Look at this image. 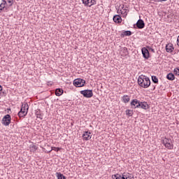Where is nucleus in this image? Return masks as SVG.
I'll use <instances>...</instances> for the list:
<instances>
[{
	"label": "nucleus",
	"mask_w": 179,
	"mask_h": 179,
	"mask_svg": "<svg viewBox=\"0 0 179 179\" xmlns=\"http://www.w3.org/2000/svg\"><path fill=\"white\" fill-rule=\"evenodd\" d=\"M138 84L141 87L148 89L150 86V79L146 76L141 75L138 78Z\"/></svg>",
	"instance_id": "f257e3e1"
},
{
	"label": "nucleus",
	"mask_w": 179,
	"mask_h": 179,
	"mask_svg": "<svg viewBox=\"0 0 179 179\" xmlns=\"http://www.w3.org/2000/svg\"><path fill=\"white\" fill-rule=\"evenodd\" d=\"M27 111H29V105L27 103L22 104L21 110L18 113V116L22 117L27 115Z\"/></svg>",
	"instance_id": "f03ea898"
},
{
	"label": "nucleus",
	"mask_w": 179,
	"mask_h": 179,
	"mask_svg": "<svg viewBox=\"0 0 179 179\" xmlns=\"http://www.w3.org/2000/svg\"><path fill=\"white\" fill-rule=\"evenodd\" d=\"M113 179H131V175L129 173H123L122 175H120L118 173L112 176Z\"/></svg>",
	"instance_id": "7ed1b4c3"
},
{
	"label": "nucleus",
	"mask_w": 179,
	"mask_h": 179,
	"mask_svg": "<svg viewBox=\"0 0 179 179\" xmlns=\"http://www.w3.org/2000/svg\"><path fill=\"white\" fill-rule=\"evenodd\" d=\"M86 81L82 78H77L73 80V85L76 87H83Z\"/></svg>",
	"instance_id": "20e7f679"
},
{
	"label": "nucleus",
	"mask_w": 179,
	"mask_h": 179,
	"mask_svg": "<svg viewBox=\"0 0 179 179\" xmlns=\"http://www.w3.org/2000/svg\"><path fill=\"white\" fill-rule=\"evenodd\" d=\"M80 94H83L84 97L87 99H90V97H93V90H85L80 91Z\"/></svg>",
	"instance_id": "39448f33"
},
{
	"label": "nucleus",
	"mask_w": 179,
	"mask_h": 179,
	"mask_svg": "<svg viewBox=\"0 0 179 179\" xmlns=\"http://www.w3.org/2000/svg\"><path fill=\"white\" fill-rule=\"evenodd\" d=\"M162 143L164 145H165V148H167V149L171 150L173 148V143H171V139L165 138L163 139Z\"/></svg>",
	"instance_id": "423d86ee"
},
{
	"label": "nucleus",
	"mask_w": 179,
	"mask_h": 179,
	"mask_svg": "<svg viewBox=\"0 0 179 179\" xmlns=\"http://www.w3.org/2000/svg\"><path fill=\"white\" fill-rule=\"evenodd\" d=\"M10 120L11 118L10 115H6L1 120V124H3V125H5V127H8V125L10 124Z\"/></svg>",
	"instance_id": "0eeeda50"
},
{
	"label": "nucleus",
	"mask_w": 179,
	"mask_h": 179,
	"mask_svg": "<svg viewBox=\"0 0 179 179\" xmlns=\"http://www.w3.org/2000/svg\"><path fill=\"white\" fill-rule=\"evenodd\" d=\"M131 108H139L141 107V101L138 99H133L131 102Z\"/></svg>",
	"instance_id": "6e6552de"
},
{
	"label": "nucleus",
	"mask_w": 179,
	"mask_h": 179,
	"mask_svg": "<svg viewBox=\"0 0 179 179\" xmlns=\"http://www.w3.org/2000/svg\"><path fill=\"white\" fill-rule=\"evenodd\" d=\"M82 2L85 6H93V5H96L95 0H82Z\"/></svg>",
	"instance_id": "1a4fd4ad"
},
{
	"label": "nucleus",
	"mask_w": 179,
	"mask_h": 179,
	"mask_svg": "<svg viewBox=\"0 0 179 179\" xmlns=\"http://www.w3.org/2000/svg\"><path fill=\"white\" fill-rule=\"evenodd\" d=\"M142 54L143 56V58L145 59H148L149 58V50L146 48H143L141 49Z\"/></svg>",
	"instance_id": "9d476101"
},
{
	"label": "nucleus",
	"mask_w": 179,
	"mask_h": 179,
	"mask_svg": "<svg viewBox=\"0 0 179 179\" xmlns=\"http://www.w3.org/2000/svg\"><path fill=\"white\" fill-rule=\"evenodd\" d=\"M120 12L122 15H123L124 16H127V15H128V12H129V10H128V8L124 7V6H122L120 7Z\"/></svg>",
	"instance_id": "9b49d317"
},
{
	"label": "nucleus",
	"mask_w": 179,
	"mask_h": 179,
	"mask_svg": "<svg viewBox=\"0 0 179 179\" xmlns=\"http://www.w3.org/2000/svg\"><path fill=\"white\" fill-rule=\"evenodd\" d=\"M138 29H143L145 27V22L142 20H138L136 22Z\"/></svg>",
	"instance_id": "f8f14e48"
},
{
	"label": "nucleus",
	"mask_w": 179,
	"mask_h": 179,
	"mask_svg": "<svg viewBox=\"0 0 179 179\" xmlns=\"http://www.w3.org/2000/svg\"><path fill=\"white\" fill-rule=\"evenodd\" d=\"M91 134L92 133L89 131H85L84 134H83V139H85V141H89V139L92 138V136H90Z\"/></svg>",
	"instance_id": "ddd939ff"
},
{
	"label": "nucleus",
	"mask_w": 179,
	"mask_h": 179,
	"mask_svg": "<svg viewBox=\"0 0 179 179\" xmlns=\"http://www.w3.org/2000/svg\"><path fill=\"white\" fill-rule=\"evenodd\" d=\"M113 22H115V23H121L122 18H121V16L116 15L113 17Z\"/></svg>",
	"instance_id": "4468645a"
},
{
	"label": "nucleus",
	"mask_w": 179,
	"mask_h": 179,
	"mask_svg": "<svg viewBox=\"0 0 179 179\" xmlns=\"http://www.w3.org/2000/svg\"><path fill=\"white\" fill-rule=\"evenodd\" d=\"M140 108H143V110H148L149 108V105L146 102H140Z\"/></svg>",
	"instance_id": "2eb2a0df"
},
{
	"label": "nucleus",
	"mask_w": 179,
	"mask_h": 179,
	"mask_svg": "<svg viewBox=\"0 0 179 179\" xmlns=\"http://www.w3.org/2000/svg\"><path fill=\"white\" fill-rule=\"evenodd\" d=\"M166 52H173L174 50V48H173L172 45L168 44L166 45Z\"/></svg>",
	"instance_id": "dca6fc26"
},
{
	"label": "nucleus",
	"mask_w": 179,
	"mask_h": 179,
	"mask_svg": "<svg viewBox=\"0 0 179 179\" xmlns=\"http://www.w3.org/2000/svg\"><path fill=\"white\" fill-rule=\"evenodd\" d=\"M166 79H168L169 80H174V79H176V77L174 76V74L169 73L166 76Z\"/></svg>",
	"instance_id": "f3484780"
},
{
	"label": "nucleus",
	"mask_w": 179,
	"mask_h": 179,
	"mask_svg": "<svg viewBox=\"0 0 179 179\" xmlns=\"http://www.w3.org/2000/svg\"><path fill=\"white\" fill-rule=\"evenodd\" d=\"M64 93V90H62V89H56L55 90V94L56 96H62V94Z\"/></svg>",
	"instance_id": "a211bd4d"
},
{
	"label": "nucleus",
	"mask_w": 179,
	"mask_h": 179,
	"mask_svg": "<svg viewBox=\"0 0 179 179\" xmlns=\"http://www.w3.org/2000/svg\"><path fill=\"white\" fill-rule=\"evenodd\" d=\"M122 100H123L124 103H129V100H131V99L129 98V96L124 95L122 97Z\"/></svg>",
	"instance_id": "6ab92c4d"
},
{
	"label": "nucleus",
	"mask_w": 179,
	"mask_h": 179,
	"mask_svg": "<svg viewBox=\"0 0 179 179\" xmlns=\"http://www.w3.org/2000/svg\"><path fill=\"white\" fill-rule=\"evenodd\" d=\"M131 34H132L131 31H126L121 34V37H125V36H131Z\"/></svg>",
	"instance_id": "aec40b11"
},
{
	"label": "nucleus",
	"mask_w": 179,
	"mask_h": 179,
	"mask_svg": "<svg viewBox=\"0 0 179 179\" xmlns=\"http://www.w3.org/2000/svg\"><path fill=\"white\" fill-rule=\"evenodd\" d=\"M29 149H30V152H31L32 153H34V152L37 150V146L34 145H31L29 147Z\"/></svg>",
	"instance_id": "412c9836"
},
{
	"label": "nucleus",
	"mask_w": 179,
	"mask_h": 179,
	"mask_svg": "<svg viewBox=\"0 0 179 179\" xmlns=\"http://www.w3.org/2000/svg\"><path fill=\"white\" fill-rule=\"evenodd\" d=\"M56 176L57 179H66L65 176L61 173H56Z\"/></svg>",
	"instance_id": "4be33fe9"
},
{
	"label": "nucleus",
	"mask_w": 179,
	"mask_h": 179,
	"mask_svg": "<svg viewBox=\"0 0 179 179\" xmlns=\"http://www.w3.org/2000/svg\"><path fill=\"white\" fill-rule=\"evenodd\" d=\"M126 114L129 117H132V115H134V111H132L131 110H129V109L126 110Z\"/></svg>",
	"instance_id": "5701e85b"
},
{
	"label": "nucleus",
	"mask_w": 179,
	"mask_h": 179,
	"mask_svg": "<svg viewBox=\"0 0 179 179\" xmlns=\"http://www.w3.org/2000/svg\"><path fill=\"white\" fill-rule=\"evenodd\" d=\"M152 80L154 83H159V79H157V77L155 76H152Z\"/></svg>",
	"instance_id": "b1692460"
},
{
	"label": "nucleus",
	"mask_w": 179,
	"mask_h": 179,
	"mask_svg": "<svg viewBox=\"0 0 179 179\" xmlns=\"http://www.w3.org/2000/svg\"><path fill=\"white\" fill-rule=\"evenodd\" d=\"M6 5V1H3V3L0 4V10H3L5 8Z\"/></svg>",
	"instance_id": "393cba45"
},
{
	"label": "nucleus",
	"mask_w": 179,
	"mask_h": 179,
	"mask_svg": "<svg viewBox=\"0 0 179 179\" xmlns=\"http://www.w3.org/2000/svg\"><path fill=\"white\" fill-rule=\"evenodd\" d=\"M174 73L175 75H178L179 76V69L176 68L174 69Z\"/></svg>",
	"instance_id": "a878e982"
},
{
	"label": "nucleus",
	"mask_w": 179,
	"mask_h": 179,
	"mask_svg": "<svg viewBox=\"0 0 179 179\" xmlns=\"http://www.w3.org/2000/svg\"><path fill=\"white\" fill-rule=\"evenodd\" d=\"M8 3H9V6H12L13 4V0H7Z\"/></svg>",
	"instance_id": "bb28decb"
},
{
	"label": "nucleus",
	"mask_w": 179,
	"mask_h": 179,
	"mask_svg": "<svg viewBox=\"0 0 179 179\" xmlns=\"http://www.w3.org/2000/svg\"><path fill=\"white\" fill-rule=\"evenodd\" d=\"M52 150H55L56 152H58L59 150V148H52V150H50V152H51Z\"/></svg>",
	"instance_id": "cd10ccee"
},
{
	"label": "nucleus",
	"mask_w": 179,
	"mask_h": 179,
	"mask_svg": "<svg viewBox=\"0 0 179 179\" xmlns=\"http://www.w3.org/2000/svg\"><path fill=\"white\" fill-rule=\"evenodd\" d=\"M2 92V86L0 85V93Z\"/></svg>",
	"instance_id": "c85d7f7f"
},
{
	"label": "nucleus",
	"mask_w": 179,
	"mask_h": 179,
	"mask_svg": "<svg viewBox=\"0 0 179 179\" xmlns=\"http://www.w3.org/2000/svg\"><path fill=\"white\" fill-rule=\"evenodd\" d=\"M124 51H125L127 49L124 48Z\"/></svg>",
	"instance_id": "c756f323"
},
{
	"label": "nucleus",
	"mask_w": 179,
	"mask_h": 179,
	"mask_svg": "<svg viewBox=\"0 0 179 179\" xmlns=\"http://www.w3.org/2000/svg\"><path fill=\"white\" fill-rule=\"evenodd\" d=\"M161 1H166V0H161Z\"/></svg>",
	"instance_id": "7c9ffc66"
}]
</instances>
